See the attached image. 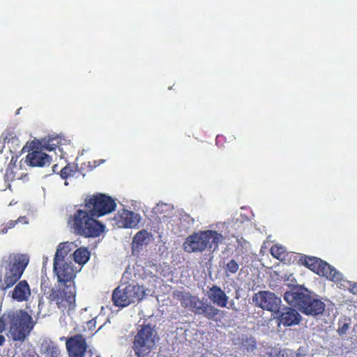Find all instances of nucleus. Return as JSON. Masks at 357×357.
<instances>
[{
    "label": "nucleus",
    "instance_id": "1",
    "mask_svg": "<svg viewBox=\"0 0 357 357\" xmlns=\"http://www.w3.org/2000/svg\"><path fill=\"white\" fill-rule=\"evenodd\" d=\"M53 272L56 277L57 284L46 292L42 283L41 289L50 303L54 304L61 311L70 314L76 307L75 280L77 272L70 260L54 262Z\"/></svg>",
    "mask_w": 357,
    "mask_h": 357
},
{
    "label": "nucleus",
    "instance_id": "2",
    "mask_svg": "<svg viewBox=\"0 0 357 357\" xmlns=\"http://www.w3.org/2000/svg\"><path fill=\"white\" fill-rule=\"evenodd\" d=\"M29 259L26 255L11 253L0 264V291L12 288L21 279Z\"/></svg>",
    "mask_w": 357,
    "mask_h": 357
},
{
    "label": "nucleus",
    "instance_id": "3",
    "mask_svg": "<svg viewBox=\"0 0 357 357\" xmlns=\"http://www.w3.org/2000/svg\"><path fill=\"white\" fill-rule=\"evenodd\" d=\"M32 317L25 311L8 312L0 317V333L9 327V332L14 341H24L33 326Z\"/></svg>",
    "mask_w": 357,
    "mask_h": 357
},
{
    "label": "nucleus",
    "instance_id": "4",
    "mask_svg": "<svg viewBox=\"0 0 357 357\" xmlns=\"http://www.w3.org/2000/svg\"><path fill=\"white\" fill-rule=\"evenodd\" d=\"M89 211L78 209L68 219V225L74 232L85 238H96L104 232L105 226L96 220Z\"/></svg>",
    "mask_w": 357,
    "mask_h": 357
},
{
    "label": "nucleus",
    "instance_id": "5",
    "mask_svg": "<svg viewBox=\"0 0 357 357\" xmlns=\"http://www.w3.org/2000/svg\"><path fill=\"white\" fill-rule=\"evenodd\" d=\"M284 299L306 315L317 316L324 312L325 304L311 296L305 289H294L285 292Z\"/></svg>",
    "mask_w": 357,
    "mask_h": 357
},
{
    "label": "nucleus",
    "instance_id": "6",
    "mask_svg": "<svg viewBox=\"0 0 357 357\" xmlns=\"http://www.w3.org/2000/svg\"><path fill=\"white\" fill-rule=\"evenodd\" d=\"M223 240L222 234L215 230L199 231L187 237L183 248L188 253L202 252L206 249L215 251Z\"/></svg>",
    "mask_w": 357,
    "mask_h": 357
},
{
    "label": "nucleus",
    "instance_id": "7",
    "mask_svg": "<svg viewBox=\"0 0 357 357\" xmlns=\"http://www.w3.org/2000/svg\"><path fill=\"white\" fill-rule=\"evenodd\" d=\"M173 296L181 302L183 307L189 308L195 314L203 315L208 320H216L221 312L211 303L204 302L190 292L177 290L174 291Z\"/></svg>",
    "mask_w": 357,
    "mask_h": 357
},
{
    "label": "nucleus",
    "instance_id": "8",
    "mask_svg": "<svg viewBox=\"0 0 357 357\" xmlns=\"http://www.w3.org/2000/svg\"><path fill=\"white\" fill-rule=\"evenodd\" d=\"M157 337L154 326L150 324L139 325L132 345L135 355L137 357L147 356L155 348Z\"/></svg>",
    "mask_w": 357,
    "mask_h": 357
},
{
    "label": "nucleus",
    "instance_id": "9",
    "mask_svg": "<svg viewBox=\"0 0 357 357\" xmlns=\"http://www.w3.org/2000/svg\"><path fill=\"white\" fill-rule=\"evenodd\" d=\"M84 206L92 216L98 218L114 211L116 204L112 197L102 193H96L86 197Z\"/></svg>",
    "mask_w": 357,
    "mask_h": 357
},
{
    "label": "nucleus",
    "instance_id": "10",
    "mask_svg": "<svg viewBox=\"0 0 357 357\" xmlns=\"http://www.w3.org/2000/svg\"><path fill=\"white\" fill-rule=\"evenodd\" d=\"M144 296L145 290L142 286L129 284L124 288L116 287L113 291L112 299L115 306L124 307L142 301Z\"/></svg>",
    "mask_w": 357,
    "mask_h": 357
},
{
    "label": "nucleus",
    "instance_id": "11",
    "mask_svg": "<svg viewBox=\"0 0 357 357\" xmlns=\"http://www.w3.org/2000/svg\"><path fill=\"white\" fill-rule=\"evenodd\" d=\"M301 261L303 265L320 276L325 277L328 280L334 282H338L341 280V273L320 258L304 256L301 257Z\"/></svg>",
    "mask_w": 357,
    "mask_h": 357
},
{
    "label": "nucleus",
    "instance_id": "12",
    "mask_svg": "<svg viewBox=\"0 0 357 357\" xmlns=\"http://www.w3.org/2000/svg\"><path fill=\"white\" fill-rule=\"evenodd\" d=\"M252 301L257 307L267 311L276 312L280 307L281 299L269 291H260L252 296Z\"/></svg>",
    "mask_w": 357,
    "mask_h": 357
},
{
    "label": "nucleus",
    "instance_id": "13",
    "mask_svg": "<svg viewBox=\"0 0 357 357\" xmlns=\"http://www.w3.org/2000/svg\"><path fill=\"white\" fill-rule=\"evenodd\" d=\"M60 340H66V347L69 357H84L88 345L82 335L76 334L70 337H62Z\"/></svg>",
    "mask_w": 357,
    "mask_h": 357
},
{
    "label": "nucleus",
    "instance_id": "14",
    "mask_svg": "<svg viewBox=\"0 0 357 357\" xmlns=\"http://www.w3.org/2000/svg\"><path fill=\"white\" fill-rule=\"evenodd\" d=\"M140 220L139 214L126 209L119 211L114 218V224L121 228H135Z\"/></svg>",
    "mask_w": 357,
    "mask_h": 357
},
{
    "label": "nucleus",
    "instance_id": "15",
    "mask_svg": "<svg viewBox=\"0 0 357 357\" xmlns=\"http://www.w3.org/2000/svg\"><path fill=\"white\" fill-rule=\"evenodd\" d=\"M276 313L280 323L284 326L297 325L301 319V314L292 307H284L281 310L279 309Z\"/></svg>",
    "mask_w": 357,
    "mask_h": 357
},
{
    "label": "nucleus",
    "instance_id": "16",
    "mask_svg": "<svg viewBox=\"0 0 357 357\" xmlns=\"http://www.w3.org/2000/svg\"><path fill=\"white\" fill-rule=\"evenodd\" d=\"M10 291V296L14 301L17 302H26L31 296V291L28 282L26 280H19Z\"/></svg>",
    "mask_w": 357,
    "mask_h": 357
},
{
    "label": "nucleus",
    "instance_id": "17",
    "mask_svg": "<svg viewBox=\"0 0 357 357\" xmlns=\"http://www.w3.org/2000/svg\"><path fill=\"white\" fill-rule=\"evenodd\" d=\"M208 298L213 304L220 307H226L229 301V296L218 285H213L208 288L206 293Z\"/></svg>",
    "mask_w": 357,
    "mask_h": 357
},
{
    "label": "nucleus",
    "instance_id": "18",
    "mask_svg": "<svg viewBox=\"0 0 357 357\" xmlns=\"http://www.w3.org/2000/svg\"><path fill=\"white\" fill-rule=\"evenodd\" d=\"M51 160V157L41 151L32 150L26 156V162L31 167H43L50 165Z\"/></svg>",
    "mask_w": 357,
    "mask_h": 357
},
{
    "label": "nucleus",
    "instance_id": "19",
    "mask_svg": "<svg viewBox=\"0 0 357 357\" xmlns=\"http://www.w3.org/2000/svg\"><path fill=\"white\" fill-rule=\"evenodd\" d=\"M71 251L70 244L68 242L61 243L56 249L54 257V262L61 261H69L67 257Z\"/></svg>",
    "mask_w": 357,
    "mask_h": 357
},
{
    "label": "nucleus",
    "instance_id": "20",
    "mask_svg": "<svg viewBox=\"0 0 357 357\" xmlns=\"http://www.w3.org/2000/svg\"><path fill=\"white\" fill-rule=\"evenodd\" d=\"M90 255V252L86 248H78L73 253L75 261L80 265L86 264L89 259Z\"/></svg>",
    "mask_w": 357,
    "mask_h": 357
},
{
    "label": "nucleus",
    "instance_id": "21",
    "mask_svg": "<svg viewBox=\"0 0 357 357\" xmlns=\"http://www.w3.org/2000/svg\"><path fill=\"white\" fill-rule=\"evenodd\" d=\"M77 172L78 167L77 165L68 163L60 170L59 175L62 179L66 180L68 178L73 177Z\"/></svg>",
    "mask_w": 357,
    "mask_h": 357
},
{
    "label": "nucleus",
    "instance_id": "22",
    "mask_svg": "<svg viewBox=\"0 0 357 357\" xmlns=\"http://www.w3.org/2000/svg\"><path fill=\"white\" fill-rule=\"evenodd\" d=\"M264 357H289V355L286 349L271 347L266 349Z\"/></svg>",
    "mask_w": 357,
    "mask_h": 357
},
{
    "label": "nucleus",
    "instance_id": "23",
    "mask_svg": "<svg viewBox=\"0 0 357 357\" xmlns=\"http://www.w3.org/2000/svg\"><path fill=\"white\" fill-rule=\"evenodd\" d=\"M153 213L157 215H163L162 218H169L171 212V207L167 204H158L153 209Z\"/></svg>",
    "mask_w": 357,
    "mask_h": 357
},
{
    "label": "nucleus",
    "instance_id": "24",
    "mask_svg": "<svg viewBox=\"0 0 357 357\" xmlns=\"http://www.w3.org/2000/svg\"><path fill=\"white\" fill-rule=\"evenodd\" d=\"M44 354L47 357H59L60 356V349L56 344L50 342L45 347Z\"/></svg>",
    "mask_w": 357,
    "mask_h": 357
},
{
    "label": "nucleus",
    "instance_id": "25",
    "mask_svg": "<svg viewBox=\"0 0 357 357\" xmlns=\"http://www.w3.org/2000/svg\"><path fill=\"white\" fill-rule=\"evenodd\" d=\"M241 347L247 351H253L257 348V342L254 337H243L241 340Z\"/></svg>",
    "mask_w": 357,
    "mask_h": 357
},
{
    "label": "nucleus",
    "instance_id": "26",
    "mask_svg": "<svg viewBox=\"0 0 357 357\" xmlns=\"http://www.w3.org/2000/svg\"><path fill=\"white\" fill-rule=\"evenodd\" d=\"M225 269L226 275L229 276L230 275L236 274L238 272L239 265L235 259H232L225 264Z\"/></svg>",
    "mask_w": 357,
    "mask_h": 357
},
{
    "label": "nucleus",
    "instance_id": "27",
    "mask_svg": "<svg viewBox=\"0 0 357 357\" xmlns=\"http://www.w3.org/2000/svg\"><path fill=\"white\" fill-rule=\"evenodd\" d=\"M148 236L149 232L146 230H140L135 235L133 243H136L137 245H142Z\"/></svg>",
    "mask_w": 357,
    "mask_h": 357
},
{
    "label": "nucleus",
    "instance_id": "28",
    "mask_svg": "<svg viewBox=\"0 0 357 357\" xmlns=\"http://www.w3.org/2000/svg\"><path fill=\"white\" fill-rule=\"evenodd\" d=\"M17 224V221L16 220L8 221L5 225H3L1 226V228L0 229V234H6L8 232V229L14 228Z\"/></svg>",
    "mask_w": 357,
    "mask_h": 357
},
{
    "label": "nucleus",
    "instance_id": "29",
    "mask_svg": "<svg viewBox=\"0 0 357 357\" xmlns=\"http://www.w3.org/2000/svg\"><path fill=\"white\" fill-rule=\"evenodd\" d=\"M283 252H284V251H283L282 248L279 247L278 245H273L271 248V255L274 257H275L277 259L281 258L282 255L283 254Z\"/></svg>",
    "mask_w": 357,
    "mask_h": 357
},
{
    "label": "nucleus",
    "instance_id": "30",
    "mask_svg": "<svg viewBox=\"0 0 357 357\" xmlns=\"http://www.w3.org/2000/svg\"><path fill=\"white\" fill-rule=\"evenodd\" d=\"M96 328V317L86 321L84 331L88 330L90 333H93Z\"/></svg>",
    "mask_w": 357,
    "mask_h": 357
},
{
    "label": "nucleus",
    "instance_id": "31",
    "mask_svg": "<svg viewBox=\"0 0 357 357\" xmlns=\"http://www.w3.org/2000/svg\"><path fill=\"white\" fill-rule=\"evenodd\" d=\"M16 220L17 221V223H19V222L24 223V224L28 223L27 218L26 216H20Z\"/></svg>",
    "mask_w": 357,
    "mask_h": 357
},
{
    "label": "nucleus",
    "instance_id": "32",
    "mask_svg": "<svg viewBox=\"0 0 357 357\" xmlns=\"http://www.w3.org/2000/svg\"><path fill=\"white\" fill-rule=\"evenodd\" d=\"M6 342V337L0 334V346H3Z\"/></svg>",
    "mask_w": 357,
    "mask_h": 357
},
{
    "label": "nucleus",
    "instance_id": "33",
    "mask_svg": "<svg viewBox=\"0 0 357 357\" xmlns=\"http://www.w3.org/2000/svg\"><path fill=\"white\" fill-rule=\"evenodd\" d=\"M57 169H58V165H54L53 166V167H52V170H53V172H54V173H56V172Z\"/></svg>",
    "mask_w": 357,
    "mask_h": 357
},
{
    "label": "nucleus",
    "instance_id": "34",
    "mask_svg": "<svg viewBox=\"0 0 357 357\" xmlns=\"http://www.w3.org/2000/svg\"><path fill=\"white\" fill-rule=\"evenodd\" d=\"M22 357H33L31 355H23Z\"/></svg>",
    "mask_w": 357,
    "mask_h": 357
}]
</instances>
